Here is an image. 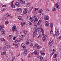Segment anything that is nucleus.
<instances>
[{"mask_svg":"<svg viewBox=\"0 0 61 61\" xmlns=\"http://www.w3.org/2000/svg\"><path fill=\"white\" fill-rule=\"evenodd\" d=\"M0 40L1 41H4V42H5V40L4 38H1L0 39Z\"/></svg>","mask_w":61,"mask_h":61,"instance_id":"nucleus-22","label":"nucleus"},{"mask_svg":"<svg viewBox=\"0 0 61 61\" xmlns=\"http://www.w3.org/2000/svg\"><path fill=\"white\" fill-rule=\"evenodd\" d=\"M40 15H43V13L40 12Z\"/></svg>","mask_w":61,"mask_h":61,"instance_id":"nucleus-40","label":"nucleus"},{"mask_svg":"<svg viewBox=\"0 0 61 61\" xmlns=\"http://www.w3.org/2000/svg\"><path fill=\"white\" fill-rule=\"evenodd\" d=\"M15 42H16V43H17V42H18V40H15Z\"/></svg>","mask_w":61,"mask_h":61,"instance_id":"nucleus-52","label":"nucleus"},{"mask_svg":"<svg viewBox=\"0 0 61 61\" xmlns=\"http://www.w3.org/2000/svg\"><path fill=\"white\" fill-rule=\"evenodd\" d=\"M13 27H12V31L13 32H14L15 31H17V29L15 28V24H13Z\"/></svg>","mask_w":61,"mask_h":61,"instance_id":"nucleus-2","label":"nucleus"},{"mask_svg":"<svg viewBox=\"0 0 61 61\" xmlns=\"http://www.w3.org/2000/svg\"><path fill=\"white\" fill-rule=\"evenodd\" d=\"M33 19L34 20V21L35 23H37L38 21V19H37V17L35 16H34L33 18Z\"/></svg>","mask_w":61,"mask_h":61,"instance_id":"nucleus-3","label":"nucleus"},{"mask_svg":"<svg viewBox=\"0 0 61 61\" xmlns=\"http://www.w3.org/2000/svg\"><path fill=\"white\" fill-rule=\"evenodd\" d=\"M27 49H26V50H25V51H24V52H25H25H26V51H27Z\"/></svg>","mask_w":61,"mask_h":61,"instance_id":"nucleus-53","label":"nucleus"},{"mask_svg":"<svg viewBox=\"0 0 61 61\" xmlns=\"http://www.w3.org/2000/svg\"><path fill=\"white\" fill-rule=\"evenodd\" d=\"M29 25H30L32 24V23L31 22H29Z\"/></svg>","mask_w":61,"mask_h":61,"instance_id":"nucleus-51","label":"nucleus"},{"mask_svg":"<svg viewBox=\"0 0 61 61\" xmlns=\"http://www.w3.org/2000/svg\"><path fill=\"white\" fill-rule=\"evenodd\" d=\"M16 39V37H14L13 38V40H15Z\"/></svg>","mask_w":61,"mask_h":61,"instance_id":"nucleus-46","label":"nucleus"},{"mask_svg":"<svg viewBox=\"0 0 61 61\" xmlns=\"http://www.w3.org/2000/svg\"><path fill=\"white\" fill-rule=\"evenodd\" d=\"M27 57H28V58L30 57V54H29L28 55Z\"/></svg>","mask_w":61,"mask_h":61,"instance_id":"nucleus-55","label":"nucleus"},{"mask_svg":"<svg viewBox=\"0 0 61 61\" xmlns=\"http://www.w3.org/2000/svg\"><path fill=\"white\" fill-rule=\"evenodd\" d=\"M24 46H25V45H22V46H21V47H24Z\"/></svg>","mask_w":61,"mask_h":61,"instance_id":"nucleus-57","label":"nucleus"},{"mask_svg":"<svg viewBox=\"0 0 61 61\" xmlns=\"http://www.w3.org/2000/svg\"><path fill=\"white\" fill-rule=\"evenodd\" d=\"M4 52H2L1 53V55H2V56H3L4 55Z\"/></svg>","mask_w":61,"mask_h":61,"instance_id":"nucleus-49","label":"nucleus"},{"mask_svg":"<svg viewBox=\"0 0 61 61\" xmlns=\"http://www.w3.org/2000/svg\"><path fill=\"white\" fill-rule=\"evenodd\" d=\"M29 42H27L26 43V45H29Z\"/></svg>","mask_w":61,"mask_h":61,"instance_id":"nucleus-47","label":"nucleus"},{"mask_svg":"<svg viewBox=\"0 0 61 61\" xmlns=\"http://www.w3.org/2000/svg\"><path fill=\"white\" fill-rule=\"evenodd\" d=\"M57 56V55H56V54H55L53 56L54 58H56V57Z\"/></svg>","mask_w":61,"mask_h":61,"instance_id":"nucleus-37","label":"nucleus"},{"mask_svg":"<svg viewBox=\"0 0 61 61\" xmlns=\"http://www.w3.org/2000/svg\"><path fill=\"white\" fill-rule=\"evenodd\" d=\"M13 45H15V47L16 48L18 47V44H15L14 43L13 44Z\"/></svg>","mask_w":61,"mask_h":61,"instance_id":"nucleus-24","label":"nucleus"},{"mask_svg":"<svg viewBox=\"0 0 61 61\" xmlns=\"http://www.w3.org/2000/svg\"><path fill=\"white\" fill-rule=\"evenodd\" d=\"M30 46H33V44H30Z\"/></svg>","mask_w":61,"mask_h":61,"instance_id":"nucleus-43","label":"nucleus"},{"mask_svg":"<svg viewBox=\"0 0 61 61\" xmlns=\"http://www.w3.org/2000/svg\"><path fill=\"white\" fill-rule=\"evenodd\" d=\"M9 15L8 14H7L6 15V17H8Z\"/></svg>","mask_w":61,"mask_h":61,"instance_id":"nucleus-35","label":"nucleus"},{"mask_svg":"<svg viewBox=\"0 0 61 61\" xmlns=\"http://www.w3.org/2000/svg\"><path fill=\"white\" fill-rule=\"evenodd\" d=\"M15 10L16 11H17L18 12H19L20 11L21 12H22V9L21 8H17Z\"/></svg>","mask_w":61,"mask_h":61,"instance_id":"nucleus-6","label":"nucleus"},{"mask_svg":"<svg viewBox=\"0 0 61 61\" xmlns=\"http://www.w3.org/2000/svg\"><path fill=\"white\" fill-rule=\"evenodd\" d=\"M23 47V50H25V48H26V47H25V46L24 47Z\"/></svg>","mask_w":61,"mask_h":61,"instance_id":"nucleus-44","label":"nucleus"},{"mask_svg":"<svg viewBox=\"0 0 61 61\" xmlns=\"http://www.w3.org/2000/svg\"><path fill=\"white\" fill-rule=\"evenodd\" d=\"M37 10H38V8H35V11H37Z\"/></svg>","mask_w":61,"mask_h":61,"instance_id":"nucleus-42","label":"nucleus"},{"mask_svg":"<svg viewBox=\"0 0 61 61\" xmlns=\"http://www.w3.org/2000/svg\"><path fill=\"white\" fill-rule=\"evenodd\" d=\"M23 33L25 34H26L27 33V31H23Z\"/></svg>","mask_w":61,"mask_h":61,"instance_id":"nucleus-32","label":"nucleus"},{"mask_svg":"<svg viewBox=\"0 0 61 61\" xmlns=\"http://www.w3.org/2000/svg\"><path fill=\"white\" fill-rule=\"evenodd\" d=\"M11 7H12L13 8L14 7H15V6L13 4V3H11Z\"/></svg>","mask_w":61,"mask_h":61,"instance_id":"nucleus-18","label":"nucleus"},{"mask_svg":"<svg viewBox=\"0 0 61 61\" xmlns=\"http://www.w3.org/2000/svg\"><path fill=\"white\" fill-rule=\"evenodd\" d=\"M37 44H35V47H37Z\"/></svg>","mask_w":61,"mask_h":61,"instance_id":"nucleus-50","label":"nucleus"},{"mask_svg":"<svg viewBox=\"0 0 61 61\" xmlns=\"http://www.w3.org/2000/svg\"><path fill=\"white\" fill-rule=\"evenodd\" d=\"M43 41H46V38L45 37H43Z\"/></svg>","mask_w":61,"mask_h":61,"instance_id":"nucleus-19","label":"nucleus"},{"mask_svg":"<svg viewBox=\"0 0 61 61\" xmlns=\"http://www.w3.org/2000/svg\"><path fill=\"white\" fill-rule=\"evenodd\" d=\"M6 47H7V48H10V46L9 45H7L6 46Z\"/></svg>","mask_w":61,"mask_h":61,"instance_id":"nucleus-20","label":"nucleus"},{"mask_svg":"<svg viewBox=\"0 0 61 61\" xmlns=\"http://www.w3.org/2000/svg\"><path fill=\"white\" fill-rule=\"evenodd\" d=\"M28 19H29V20H30V19L32 18L30 16H28L27 17Z\"/></svg>","mask_w":61,"mask_h":61,"instance_id":"nucleus-30","label":"nucleus"},{"mask_svg":"<svg viewBox=\"0 0 61 61\" xmlns=\"http://www.w3.org/2000/svg\"><path fill=\"white\" fill-rule=\"evenodd\" d=\"M15 5H17L18 6H20V3L19 2H18L15 3Z\"/></svg>","mask_w":61,"mask_h":61,"instance_id":"nucleus-7","label":"nucleus"},{"mask_svg":"<svg viewBox=\"0 0 61 61\" xmlns=\"http://www.w3.org/2000/svg\"><path fill=\"white\" fill-rule=\"evenodd\" d=\"M18 19H19V20H21V17L20 16H18Z\"/></svg>","mask_w":61,"mask_h":61,"instance_id":"nucleus-36","label":"nucleus"},{"mask_svg":"<svg viewBox=\"0 0 61 61\" xmlns=\"http://www.w3.org/2000/svg\"><path fill=\"white\" fill-rule=\"evenodd\" d=\"M41 54L42 55H43V56H44V55H45V53H41Z\"/></svg>","mask_w":61,"mask_h":61,"instance_id":"nucleus-39","label":"nucleus"},{"mask_svg":"<svg viewBox=\"0 0 61 61\" xmlns=\"http://www.w3.org/2000/svg\"><path fill=\"white\" fill-rule=\"evenodd\" d=\"M1 33L3 34H4L5 33V30L3 29H2L1 30Z\"/></svg>","mask_w":61,"mask_h":61,"instance_id":"nucleus-12","label":"nucleus"},{"mask_svg":"<svg viewBox=\"0 0 61 61\" xmlns=\"http://www.w3.org/2000/svg\"><path fill=\"white\" fill-rule=\"evenodd\" d=\"M27 13V9L25 8L23 11V13L24 14H26Z\"/></svg>","mask_w":61,"mask_h":61,"instance_id":"nucleus-11","label":"nucleus"},{"mask_svg":"<svg viewBox=\"0 0 61 61\" xmlns=\"http://www.w3.org/2000/svg\"><path fill=\"white\" fill-rule=\"evenodd\" d=\"M21 25L23 26V25H25V23H24L23 22H22L21 23Z\"/></svg>","mask_w":61,"mask_h":61,"instance_id":"nucleus-34","label":"nucleus"},{"mask_svg":"<svg viewBox=\"0 0 61 61\" xmlns=\"http://www.w3.org/2000/svg\"><path fill=\"white\" fill-rule=\"evenodd\" d=\"M4 28V26L3 25H2L1 26H0V31H1L2 29H3Z\"/></svg>","mask_w":61,"mask_h":61,"instance_id":"nucleus-9","label":"nucleus"},{"mask_svg":"<svg viewBox=\"0 0 61 61\" xmlns=\"http://www.w3.org/2000/svg\"><path fill=\"white\" fill-rule=\"evenodd\" d=\"M50 26H51V28H52L53 26V24L52 23H51L50 24Z\"/></svg>","mask_w":61,"mask_h":61,"instance_id":"nucleus-28","label":"nucleus"},{"mask_svg":"<svg viewBox=\"0 0 61 61\" xmlns=\"http://www.w3.org/2000/svg\"><path fill=\"white\" fill-rule=\"evenodd\" d=\"M42 35H44V31L42 32Z\"/></svg>","mask_w":61,"mask_h":61,"instance_id":"nucleus-63","label":"nucleus"},{"mask_svg":"<svg viewBox=\"0 0 61 61\" xmlns=\"http://www.w3.org/2000/svg\"><path fill=\"white\" fill-rule=\"evenodd\" d=\"M2 49L3 50H5V49H6V47H3L2 48Z\"/></svg>","mask_w":61,"mask_h":61,"instance_id":"nucleus-27","label":"nucleus"},{"mask_svg":"<svg viewBox=\"0 0 61 61\" xmlns=\"http://www.w3.org/2000/svg\"><path fill=\"white\" fill-rule=\"evenodd\" d=\"M59 30L58 29H55V32H59Z\"/></svg>","mask_w":61,"mask_h":61,"instance_id":"nucleus-25","label":"nucleus"},{"mask_svg":"<svg viewBox=\"0 0 61 61\" xmlns=\"http://www.w3.org/2000/svg\"><path fill=\"white\" fill-rule=\"evenodd\" d=\"M46 35H44V37H46Z\"/></svg>","mask_w":61,"mask_h":61,"instance_id":"nucleus-64","label":"nucleus"},{"mask_svg":"<svg viewBox=\"0 0 61 61\" xmlns=\"http://www.w3.org/2000/svg\"><path fill=\"white\" fill-rule=\"evenodd\" d=\"M4 55L5 56H6V53L5 52H4Z\"/></svg>","mask_w":61,"mask_h":61,"instance_id":"nucleus-48","label":"nucleus"},{"mask_svg":"<svg viewBox=\"0 0 61 61\" xmlns=\"http://www.w3.org/2000/svg\"><path fill=\"white\" fill-rule=\"evenodd\" d=\"M44 19L46 20H49V18L48 17V15H46L44 17Z\"/></svg>","mask_w":61,"mask_h":61,"instance_id":"nucleus-4","label":"nucleus"},{"mask_svg":"<svg viewBox=\"0 0 61 61\" xmlns=\"http://www.w3.org/2000/svg\"><path fill=\"white\" fill-rule=\"evenodd\" d=\"M12 60H13V61L15 60L14 59H15V57L14 56L13 57H12Z\"/></svg>","mask_w":61,"mask_h":61,"instance_id":"nucleus-38","label":"nucleus"},{"mask_svg":"<svg viewBox=\"0 0 61 61\" xmlns=\"http://www.w3.org/2000/svg\"><path fill=\"white\" fill-rule=\"evenodd\" d=\"M34 54H35L36 55H38L39 54V52L36 51V50H35L34 51Z\"/></svg>","mask_w":61,"mask_h":61,"instance_id":"nucleus-5","label":"nucleus"},{"mask_svg":"<svg viewBox=\"0 0 61 61\" xmlns=\"http://www.w3.org/2000/svg\"><path fill=\"white\" fill-rule=\"evenodd\" d=\"M9 23L8 21H6L5 22V24H6V25H7V24Z\"/></svg>","mask_w":61,"mask_h":61,"instance_id":"nucleus-33","label":"nucleus"},{"mask_svg":"<svg viewBox=\"0 0 61 61\" xmlns=\"http://www.w3.org/2000/svg\"><path fill=\"white\" fill-rule=\"evenodd\" d=\"M53 51H56V50L55 49H53Z\"/></svg>","mask_w":61,"mask_h":61,"instance_id":"nucleus-62","label":"nucleus"},{"mask_svg":"<svg viewBox=\"0 0 61 61\" xmlns=\"http://www.w3.org/2000/svg\"><path fill=\"white\" fill-rule=\"evenodd\" d=\"M1 6H2V7H6V5H3L2 4H1Z\"/></svg>","mask_w":61,"mask_h":61,"instance_id":"nucleus-23","label":"nucleus"},{"mask_svg":"<svg viewBox=\"0 0 61 61\" xmlns=\"http://www.w3.org/2000/svg\"><path fill=\"white\" fill-rule=\"evenodd\" d=\"M25 35H22L21 36L22 37H25Z\"/></svg>","mask_w":61,"mask_h":61,"instance_id":"nucleus-54","label":"nucleus"},{"mask_svg":"<svg viewBox=\"0 0 61 61\" xmlns=\"http://www.w3.org/2000/svg\"><path fill=\"white\" fill-rule=\"evenodd\" d=\"M55 6L56 8H58V7H59V6H58V4H56L55 5Z\"/></svg>","mask_w":61,"mask_h":61,"instance_id":"nucleus-26","label":"nucleus"},{"mask_svg":"<svg viewBox=\"0 0 61 61\" xmlns=\"http://www.w3.org/2000/svg\"><path fill=\"white\" fill-rule=\"evenodd\" d=\"M54 54V52H53L52 53H51V54H50V56H52V55H53V54Z\"/></svg>","mask_w":61,"mask_h":61,"instance_id":"nucleus-31","label":"nucleus"},{"mask_svg":"<svg viewBox=\"0 0 61 61\" xmlns=\"http://www.w3.org/2000/svg\"><path fill=\"white\" fill-rule=\"evenodd\" d=\"M23 53L24 55H25V56L27 54L25 52H24Z\"/></svg>","mask_w":61,"mask_h":61,"instance_id":"nucleus-41","label":"nucleus"},{"mask_svg":"<svg viewBox=\"0 0 61 61\" xmlns=\"http://www.w3.org/2000/svg\"><path fill=\"white\" fill-rule=\"evenodd\" d=\"M30 21L31 22H33L34 21V20L32 18H30Z\"/></svg>","mask_w":61,"mask_h":61,"instance_id":"nucleus-21","label":"nucleus"},{"mask_svg":"<svg viewBox=\"0 0 61 61\" xmlns=\"http://www.w3.org/2000/svg\"><path fill=\"white\" fill-rule=\"evenodd\" d=\"M40 57V61H43L44 60V59H43V57H42V56Z\"/></svg>","mask_w":61,"mask_h":61,"instance_id":"nucleus-16","label":"nucleus"},{"mask_svg":"<svg viewBox=\"0 0 61 61\" xmlns=\"http://www.w3.org/2000/svg\"><path fill=\"white\" fill-rule=\"evenodd\" d=\"M19 1L20 2V3L22 4H25V2L24 1H23L22 0H19Z\"/></svg>","mask_w":61,"mask_h":61,"instance_id":"nucleus-8","label":"nucleus"},{"mask_svg":"<svg viewBox=\"0 0 61 61\" xmlns=\"http://www.w3.org/2000/svg\"><path fill=\"white\" fill-rule=\"evenodd\" d=\"M24 45H25V44H23V43H22L21 45V46H24Z\"/></svg>","mask_w":61,"mask_h":61,"instance_id":"nucleus-60","label":"nucleus"},{"mask_svg":"<svg viewBox=\"0 0 61 61\" xmlns=\"http://www.w3.org/2000/svg\"><path fill=\"white\" fill-rule=\"evenodd\" d=\"M53 42V40H50L49 41V42L48 43L49 44V45H50L52 43V42Z\"/></svg>","mask_w":61,"mask_h":61,"instance_id":"nucleus-14","label":"nucleus"},{"mask_svg":"<svg viewBox=\"0 0 61 61\" xmlns=\"http://www.w3.org/2000/svg\"><path fill=\"white\" fill-rule=\"evenodd\" d=\"M46 26H47L49 25V24H48V22H46V23L45 25Z\"/></svg>","mask_w":61,"mask_h":61,"instance_id":"nucleus-13","label":"nucleus"},{"mask_svg":"<svg viewBox=\"0 0 61 61\" xmlns=\"http://www.w3.org/2000/svg\"><path fill=\"white\" fill-rule=\"evenodd\" d=\"M61 36H60L59 38H58V39H60V38H61Z\"/></svg>","mask_w":61,"mask_h":61,"instance_id":"nucleus-61","label":"nucleus"},{"mask_svg":"<svg viewBox=\"0 0 61 61\" xmlns=\"http://www.w3.org/2000/svg\"><path fill=\"white\" fill-rule=\"evenodd\" d=\"M49 52L51 53V51H52V50H49Z\"/></svg>","mask_w":61,"mask_h":61,"instance_id":"nucleus-58","label":"nucleus"},{"mask_svg":"<svg viewBox=\"0 0 61 61\" xmlns=\"http://www.w3.org/2000/svg\"><path fill=\"white\" fill-rule=\"evenodd\" d=\"M41 31L42 32H44V30H43L42 29H41Z\"/></svg>","mask_w":61,"mask_h":61,"instance_id":"nucleus-59","label":"nucleus"},{"mask_svg":"<svg viewBox=\"0 0 61 61\" xmlns=\"http://www.w3.org/2000/svg\"><path fill=\"white\" fill-rule=\"evenodd\" d=\"M26 7H29L30 6V3H27L26 4Z\"/></svg>","mask_w":61,"mask_h":61,"instance_id":"nucleus-15","label":"nucleus"},{"mask_svg":"<svg viewBox=\"0 0 61 61\" xmlns=\"http://www.w3.org/2000/svg\"><path fill=\"white\" fill-rule=\"evenodd\" d=\"M9 37H10V38H13V36L10 35Z\"/></svg>","mask_w":61,"mask_h":61,"instance_id":"nucleus-45","label":"nucleus"},{"mask_svg":"<svg viewBox=\"0 0 61 61\" xmlns=\"http://www.w3.org/2000/svg\"><path fill=\"white\" fill-rule=\"evenodd\" d=\"M37 25H35L34 26V28L35 29V31H34V32L33 33V37L34 38H36V36L37 35Z\"/></svg>","mask_w":61,"mask_h":61,"instance_id":"nucleus-1","label":"nucleus"},{"mask_svg":"<svg viewBox=\"0 0 61 61\" xmlns=\"http://www.w3.org/2000/svg\"><path fill=\"white\" fill-rule=\"evenodd\" d=\"M60 34L59 31H58V32L55 31V34L56 36H58L59 34Z\"/></svg>","mask_w":61,"mask_h":61,"instance_id":"nucleus-10","label":"nucleus"},{"mask_svg":"<svg viewBox=\"0 0 61 61\" xmlns=\"http://www.w3.org/2000/svg\"><path fill=\"white\" fill-rule=\"evenodd\" d=\"M52 10L53 11H56V8H55V7H53L52 9Z\"/></svg>","mask_w":61,"mask_h":61,"instance_id":"nucleus-17","label":"nucleus"},{"mask_svg":"<svg viewBox=\"0 0 61 61\" xmlns=\"http://www.w3.org/2000/svg\"><path fill=\"white\" fill-rule=\"evenodd\" d=\"M43 12V10L42 9L38 11V13H42Z\"/></svg>","mask_w":61,"mask_h":61,"instance_id":"nucleus-29","label":"nucleus"},{"mask_svg":"<svg viewBox=\"0 0 61 61\" xmlns=\"http://www.w3.org/2000/svg\"><path fill=\"white\" fill-rule=\"evenodd\" d=\"M50 33L51 34H52V33H53V31H52V30H51V31H50Z\"/></svg>","mask_w":61,"mask_h":61,"instance_id":"nucleus-56","label":"nucleus"}]
</instances>
